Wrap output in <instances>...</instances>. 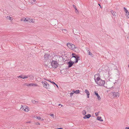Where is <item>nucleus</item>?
<instances>
[{
	"instance_id": "obj_10",
	"label": "nucleus",
	"mask_w": 129,
	"mask_h": 129,
	"mask_svg": "<svg viewBox=\"0 0 129 129\" xmlns=\"http://www.w3.org/2000/svg\"><path fill=\"white\" fill-rule=\"evenodd\" d=\"M84 92L86 94L87 98H89L90 93L86 89L85 90Z\"/></svg>"
},
{
	"instance_id": "obj_39",
	"label": "nucleus",
	"mask_w": 129,
	"mask_h": 129,
	"mask_svg": "<svg viewBox=\"0 0 129 129\" xmlns=\"http://www.w3.org/2000/svg\"><path fill=\"white\" fill-rule=\"evenodd\" d=\"M63 30H64V31H66V32H66V33L67 32V31H66V29H63Z\"/></svg>"
},
{
	"instance_id": "obj_20",
	"label": "nucleus",
	"mask_w": 129,
	"mask_h": 129,
	"mask_svg": "<svg viewBox=\"0 0 129 129\" xmlns=\"http://www.w3.org/2000/svg\"><path fill=\"white\" fill-rule=\"evenodd\" d=\"M88 55H91L92 57H93V55L90 52H88Z\"/></svg>"
},
{
	"instance_id": "obj_21",
	"label": "nucleus",
	"mask_w": 129,
	"mask_h": 129,
	"mask_svg": "<svg viewBox=\"0 0 129 129\" xmlns=\"http://www.w3.org/2000/svg\"><path fill=\"white\" fill-rule=\"evenodd\" d=\"M47 80L49 81V82H50L51 83H52V84H56L53 81H50L49 80Z\"/></svg>"
},
{
	"instance_id": "obj_52",
	"label": "nucleus",
	"mask_w": 129,
	"mask_h": 129,
	"mask_svg": "<svg viewBox=\"0 0 129 129\" xmlns=\"http://www.w3.org/2000/svg\"><path fill=\"white\" fill-rule=\"evenodd\" d=\"M128 17L129 18V16H128Z\"/></svg>"
},
{
	"instance_id": "obj_45",
	"label": "nucleus",
	"mask_w": 129,
	"mask_h": 129,
	"mask_svg": "<svg viewBox=\"0 0 129 129\" xmlns=\"http://www.w3.org/2000/svg\"><path fill=\"white\" fill-rule=\"evenodd\" d=\"M75 91L74 90H73L72 91V92H73V93H74V92H75Z\"/></svg>"
},
{
	"instance_id": "obj_5",
	"label": "nucleus",
	"mask_w": 129,
	"mask_h": 129,
	"mask_svg": "<svg viewBox=\"0 0 129 129\" xmlns=\"http://www.w3.org/2000/svg\"><path fill=\"white\" fill-rule=\"evenodd\" d=\"M112 95L114 98H118L119 95V93L118 92H112Z\"/></svg>"
},
{
	"instance_id": "obj_15",
	"label": "nucleus",
	"mask_w": 129,
	"mask_h": 129,
	"mask_svg": "<svg viewBox=\"0 0 129 129\" xmlns=\"http://www.w3.org/2000/svg\"><path fill=\"white\" fill-rule=\"evenodd\" d=\"M102 118L100 116H98L97 117V119L100 120L102 122L103 121V119H101Z\"/></svg>"
},
{
	"instance_id": "obj_47",
	"label": "nucleus",
	"mask_w": 129,
	"mask_h": 129,
	"mask_svg": "<svg viewBox=\"0 0 129 129\" xmlns=\"http://www.w3.org/2000/svg\"><path fill=\"white\" fill-rule=\"evenodd\" d=\"M44 80H46L45 78H44Z\"/></svg>"
},
{
	"instance_id": "obj_11",
	"label": "nucleus",
	"mask_w": 129,
	"mask_h": 129,
	"mask_svg": "<svg viewBox=\"0 0 129 129\" xmlns=\"http://www.w3.org/2000/svg\"><path fill=\"white\" fill-rule=\"evenodd\" d=\"M95 94L96 95L97 97V99L99 100H101V98L100 96V95H99L98 93L96 92L95 91L94 92Z\"/></svg>"
},
{
	"instance_id": "obj_23",
	"label": "nucleus",
	"mask_w": 129,
	"mask_h": 129,
	"mask_svg": "<svg viewBox=\"0 0 129 129\" xmlns=\"http://www.w3.org/2000/svg\"><path fill=\"white\" fill-rule=\"evenodd\" d=\"M38 85L36 84H35V83H32V86H38Z\"/></svg>"
},
{
	"instance_id": "obj_12",
	"label": "nucleus",
	"mask_w": 129,
	"mask_h": 129,
	"mask_svg": "<svg viewBox=\"0 0 129 129\" xmlns=\"http://www.w3.org/2000/svg\"><path fill=\"white\" fill-rule=\"evenodd\" d=\"M91 116V115L90 114H88L85 115L83 117V118L84 119L88 118H89Z\"/></svg>"
},
{
	"instance_id": "obj_16",
	"label": "nucleus",
	"mask_w": 129,
	"mask_h": 129,
	"mask_svg": "<svg viewBox=\"0 0 129 129\" xmlns=\"http://www.w3.org/2000/svg\"><path fill=\"white\" fill-rule=\"evenodd\" d=\"M25 106H22L20 108L21 110V111L22 110V111H24V110L25 109Z\"/></svg>"
},
{
	"instance_id": "obj_3",
	"label": "nucleus",
	"mask_w": 129,
	"mask_h": 129,
	"mask_svg": "<svg viewBox=\"0 0 129 129\" xmlns=\"http://www.w3.org/2000/svg\"><path fill=\"white\" fill-rule=\"evenodd\" d=\"M42 82L43 84V86L44 87L46 88V89L49 88V85L46 81H42Z\"/></svg>"
},
{
	"instance_id": "obj_37",
	"label": "nucleus",
	"mask_w": 129,
	"mask_h": 129,
	"mask_svg": "<svg viewBox=\"0 0 129 129\" xmlns=\"http://www.w3.org/2000/svg\"><path fill=\"white\" fill-rule=\"evenodd\" d=\"M29 22H33V20H32V19H31V20H30L29 21Z\"/></svg>"
},
{
	"instance_id": "obj_51",
	"label": "nucleus",
	"mask_w": 129,
	"mask_h": 129,
	"mask_svg": "<svg viewBox=\"0 0 129 129\" xmlns=\"http://www.w3.org/2000/svg\"><path fill=\"white\" fill-rule=\"evenodd\" d=\"M44 120V119H43L42 120Z\"/></svg>"
},
{
	"instance_id": "obj_48",
	"label": "nucleus",
	"mask_w": 129,
	"mask_h": 129,
	"mask_svg": "<svg viewBox=\"0 0 129 129\" xmlns=\"http://www.w3.org/2000/svg\"><path fill=\"white\" fill-rule=\"evenodd\" d=\"M98 4L100 6V4Z\"/></svg>"
},
{
	"instance_id": "obj_2",
	"label": "nucleus",
	"mask_w": 129,
	"mask_h": 129,
	"mask_svg": "<svg viewBox=\"0 0 129 129\" xmlns=\"http://www.w3.org/2000/svg\"><path fill=\"white\" fill-rule=\"evenodd\" d=\"M72 58H74L75 60V63L78 62V60H79V57L78 56H77L76 55H75V54H72Z\"/></svg>"
},
{
	"instance_id": "obj_32",
	"label": "nucleus",
	"mask_w": 129,
	"mask_h": 129,
	"mask_svg": "<svg viewBox=\"0 0 129 129\" xmlns=\"http://www.w3.org/2000/svg\"><path fill=\"white\" fill-rule=\"evenodd\" d=\"M50 115L52 117H53V118H54V115L53 114H51Z\"/></svg>"
},
{
	"instance_id": "obj_19",
	"label": "nucleus",
	"mask_w": 129,
	"mask_h": 129,
	"mask_svg": "<svg viewBox=\"0 0 129 129\" xmlns=\"http://www.w3.org/2000/svg\"><path fill=\"white\" fill-rule=\"evenodd\" d=\"M80 90H79L75 91L74 93L76 94H78L79 93Z\"/></svg>"
},
{
	"instance_id": "obj_1",
	"label": "nucleus",
	"mask_w": 129,
	"mask_h": 129,
	"mask_svg": "<svg viewBox=\"0 0 129 129\" xmlns=\"http://www.w3.org/2000/svg\"><path fill=\"white\" fill-rule=\"evenodd\" d=\"M52 67L54 68H56L58 66V64L56 61L53 60L51 63Z\"/></svg>"
},
{
	"instance_id": "obj_40",
	"label": "nucleus",
	"mask_w": 129,
	"mask_h": 129,
	"mask_svg": "<svg viewBox=\"0 0 129 129\" xmlns=\"http://www.w3.org/2000/svg\"><path fill=\"white\" fill-rule=\"evenodd\" d=\"M56 129H63V128H57Z\"/></svg>"
},
{
	"instance_id": "obj_46",
	"label": "nucleus",
	"mask_w": 129,
	"mask_h": 129,
	"mask_svg": "<svg viewBox=\"0 0 129 129\" xmlns=\"http://www.w3.org/2000/svg\"><path fill=\"white\" fill-rule=\"evenodd\" d=\"M30 3L31 4H33V3L32 2V1H31V2H30Z\"/></svg>"
},
{
	"instance_id": "obj_28",
	"label": "nucleus",
	"mask_w": 129,
	"mask_h": 129,
	"mask_svg": "<svg viewBox=\"0 0 129 129\" xmlns=\"http://www.w3.org/2000/svg\"><path fill=\"white\" fill-rule=\"evenodd\" d=\"M24 85L28 86V84L27 83H25L24 84Z\"/></svg>"
},
{
	"instance_id": "obj_22",
	"label": "nucleus",
	"mask_w": 129,
	"mask_h": 129,
	"mask_svg": "<svg viewBox=\"0 0 129 129\" xmlns=\"http://www.w3.org/2000/svg\"><path fill=\"white\" fill-rule=\"evenodd\" d=\"M83 114L84 115L85 114H86V112L85 110H84L82 112Z\"/></svg>"
},
{
	"instance_id": "obj_41",
	"label": "nucleus",
	"mask_w": 129,
	"mask_h": 129,
	"mask_svg": "<svg viewBox=\"0 0 129 129\" xmlns=\"http://www.w3.org/2000/svg\"><path fill=\"white\" fill-rule=\"evenodd\" d=\"M37 125H40V123H37Z\"/></svg>"
},
{
	"instance_id": "obj_35",
	"label": "nucleus",
	"mask_w": 129,
	"mask_h": 129,
	"mask_svg": "<svg viewBox=\"0 0 129 129\" xmlns=\"http://www.w3.org/2000/svg\"><path fill=\"white\" fill-rule=\"evenodd\" d=\"M125 129H129V127H126Z\"/></svg>"
},
{
	"instance_id": "obj_13",
	"label": "nucleus",
	"mask_w": 129,
	"mask_h": 129,
	"mask_svg": "<svg viewBox=\"0 0 129 129\" xmlns=\"http://www.w3.org/2000/svg\"><path fill=\"white\" fill-rule=\"evenodd\" d=\"M124 11L126 12V15L127 16H129V12H128L126 9L125 7H124Z\"/></svg>"
},
{
	"instance_id": "obj_50",
	"label": "nucleus",
	"mask_w": 129,
	"mask_h": 129,
	"mask_svg": "<svg viewBox=\"0 0 129 129\" xmlns=\"http://www.w3.org/2000/svg\"><path fill=\"white\" fill-rule=\"evenodd\" d=\"M104 87H107H107L106 86H104Z\"/></svg>"
},
{
	"instance_id": "obj_9",
	"label": "nucleus",
	"mask_w": 129,
	"mask_h": 129,
	"mask_svg": "<svg viewBox=\"0 0 129 129\" xmlns=\"http://www.w3.org/2000/svg\"><path fill=\"white\" fill-rule=\"evenodd\" d=\"M96 75H95L94 76V80L95 82L97 83L100 80H101V79H100V78L99 77H98L96 78V80L95 79Z\"/></svg>"
},
{
	"instance_id": "obj_17",
	"label": "nucleus",
	"mask_w": 129,
	"mask_h": 129,
	"mask_svg": "<svg viewBox=\"0 0 129 129\" xmlns=\"http://www.w3.org/2000/svg\"><path fill=\"white\" fill-rule=\"evenodd\" d=\"M6 18L7 19H9L10 20H13V18H12L9 16H7Z\"/></svg>"
},
{
	"instance_id": "obj_6",
	"label": "nucleus",
	"mask_w": 129,
	"mask_h": 129,
	"mask_svg": "<svg viewBox=\"0 0 129 129\" xmlns=\"http://www.w3.org/2000/svg\"><path fill=\"white\" fill-rule=\"evenodd\" d=\"M50 56L49 54H45L44 56V59L46 61L49 60L50 59Z\"/></svg>"
},
{
	"instance_id": "obj_33",
	"label": "nucleus",
	"mask_w": 129,
	"mask_h": 129,
	"mask_svg": "<svg viewBox=\"0 0 129 129\" xmlns=\"http://www.w3.org/2000/svg\"><path fill=\"white\" fill-rule=\"evenodd\" d=\"M28 86H32V83H30L28 84Z\"/></svg>"
},
{
	"instance_id": "obj_29",
	"label": "nucleus",
	"mask_w": 129,
	"mask_h": 129,
	"mask_svg": "<svg viewBox=\"0 0 129 129\" xmlns=\"http://www.w3.org/2000/svg\"><path fill=\"white\" fill-rule=\"evenodd\" d=\"M73 7H74V8L77 11H78V10H77V8H76L75 6L74 5H73Z\"/></svg>"
},
{
	"instance_id": "obj_7",
	"label": "nucleus",
	"mask_w": 129,
	"mask_h": 129,
	"mask_svg": "<svg viewBox=\"0 0 129 129\" xmlns=\"http://www.w3.org/2000/svg\"><path fill=\"white\" fill-rule=\"evenodd\" d=\"M74 45L70 43L67 44V46L73 50L74 49Z\"/></svg>"
},
{
	"instance_id": "obj_24",
	"label": "nucleus",
	"mask_w": 129,
	"mask_h": 129,
	"mask_svg": "<svg viewBox=\"0 0 129 129\" xmlns=\"http://www.w3.org/2000/svg\"><path fill=\"white\" fill-rule=\"evenodd\" d=\"M31 102L33 104H36V102H38L34 100H32Z\"/></svg>"
},
{
	"instance_id": "obj_8",
	"label": "nucleus",
	"mask_w": 129,
	"mask_h": 129,
	"mask_svg": "<svg viewBox=\"0 0 129 129\" xmlns=\"http://www.w3.org/2000/svg\"><path fill=\"white\" fill-rule=\"evenodd\" d=\"M75 62L71 60L68 62V67L69 68L71 67L74 63Z\"/></svg>"
},
{
	"instance_id": "obj_27",
	"label": "nucleus",
	"mask_w": 129,
	"mask_h": 129,
	"mask_svg": "<svg viewBox=\"0 0 129 129\" xmlns=\"http://www.w3.org/2000/svg\"><path fill=\"white\" fill-rule=\"evenodd\" d=\"M36 118L37 119L40 120L41 119V117L39 116H37Z\"/></svg>"
},
{
	"instance_id": "obj_36",
	"label": "nucleus",
	"mask_w": 129,
	"mask_h": 129,
	"mask_svg": "<svg viewBox=\"0 0 129 129\" xmlns=\"http://www.w3.org/2000/svg\"><path fill=\"white\" fill-rule=\"evenodd\" d=\"M33 1L34 2H36V0H33Z\"/></svg>"
},
{
	"instance_id": "obj_34",
	"label": "nucleus",
	"mask_w": 129,
	"mask_h": 129,
	"mask_svg": "<svg viewBox=\"0 0 129 129\" xmlns=\"http://www.w3.org/2000/svg\"><path fill=\"white\" fill-rule=\"evenodd\" d=\"M99 112H97V113H95V115L96 116H97L98 115V113Z\"/></svg>"
},
{
	"instance_id": "obj_49",
	"label": "nucleus",
	"mask_w": 129,
	"mask_h": 129,
	"mask_svg": "<svg viewBox=\"0 0 129 129\" xmlns=\"http://www.w3.org/2000/svg\"><path fill=\"white\" fill-rule=\"evenodd\" d=\"M99 74H97V75H96V76H97L98 75V76H99Z\"/></svg>"
},
{
	"instance_id": "obj_42",
	"label": "nucleus",
	"mask_w": 129,
	"mask_h": 129,
	"mask_svg": "<svg viewBox=\"0 0 129 129\" xmlns=\"http://www.w3.org/2000/svg\"><path fill=\"white\" fill-rule=\"evenodd\" d=\"M27 122V123H30V121H28L27 122Z\"/></svg>"
},
{
	"instance_id": "obj_4",
	"label": "nucleus",
	"mask_w": 129,
	"mask_h": 129,
	"mask_svg": "<svg viewBox=\"0 0 129 129\" xmlns=\"http://www.w3.org/2000/svg\"><path fill=\"white\" fill-rule=\"evenodd\" d=\"M105 83V81L101 79L96 83L99 85L100 86H103L104 85Z\"/></svg>"
},
{
	"instance_id": "obj_14",
	"label": "nucleus",
	"mask_w": 129,
	"mask_h": 129,
	"mask_svg": "<svg viewBox=\"0 0 129 129\" xmlns=\"http://www.w3.org/2000/svg\"><path fill=\"white\" fill-rule=\"evenodd\" d=\"M29 110L28 109V108L27 106H25V109L24 110V111L26 112H28Z\"/></svg>"
},
{
	"instance_id": "obj_44",
	"label": "nucleus",
	"mask_w": 129,
	"mask_h": 129,
	"mask_svg": "<svg viewBox=\"0 0 129 129\" xmlns=\"http://www.w3.org/2000/svg\"><path fill=\"white\" fill-rule=\"evenodd\" d=\"M55 85H56V86H57L58 88V85H57V84H55Z\"/></svg>"
},
{
	"instance_id": "obj_25",
	"label": "nucleus",
	"mask_w": 129,
	"mask_h": 129,
	"mask_svg": "<svg viewBox=\"0 0 129 129\" xmlns=\"http://www.w3.org/2000/svg\"><path fill=\"white\" fill-rule=\"evenodd\" d=\"M18 78L20 77V78H21L23 79H24V77L22 75H20L19 76H18Z\"/></svg>"
},
{
	"instance_id": "obj_31",
	"label": "nucleus",
	"mask_w": 129,
	"mask_h": 129,
	"mask_svg": "<svg viewBox=\"0 0 129 129\" xmlns=\"http://www.w3.org/2000/svg\"><path fill=\"white\" fill-rule=\"evenodd\" d=\"M29 76H25V77H24V79L25 78H28V77Z\"/></svg>"
},
{
	"instance_id": "obj_43",
	"label": "nucleus",
	"mask_w": 129,
	"mask_h": 129,
	"mask_svg": "<svg viewBox=\"0 0 129 129\" xmlns=\"http://www.w3.org/2000/svg\"><path fill=\"white\" fill-rule=\"evenodd\" d=\"M77 48V47L75 45H74V48Z\"/></svg>"
},
{
	"instance_id": "obj_26",
	"label": "nucleus",
	"mask_w": 129,
	"mask_h": 129,
	"mask_svg": "<svg viewBox=\"0 0 129 129\" xmlns=\"http://www.w3.org/2000/svg\"><path fill=\"white\" fill-rule=\"evenodd\" d=\"M25 22H27V21H29V20H27L26 19V18H24V20H23Z\"/></svg>"
},
{
	"instance_id": "obj_30",
	"label": "nucleus",
	"mask_w": 129,
	"mask_h": 129,
	"mask_svg": "<svg viewBox=\"0 0 129 129\" xmlns=\"http://www.w3.org/2000/svg\"><path fill=\"white\" fill-rule=\"evenodd\" d=\"M74 94V93L73 92H71L70 94V96L71 97L73 95V94Z\"/></svg>"
},
{
	"instance_id": "obj_38",
	"label": "nucleus",
	"mask_w": 129,
	"mask_h": 129,
	"mask_svg": "<svg viewBox=\"0 0 129 129\" xmlns=\"http://www.w3.org/2000/svg\"><path fill=\"white\" fill-rule=\"evenodd\" d=\"M58 106H62V105L61 104H59V105H58Z\"/></svg>"
},
{
	"instance_id": "obj_53",
	"label": "nucleus",
	"mask_w": 129,
	"mask_h": 129,
	"mask_svg": "<svg viewBox=\"0 0 129 129\" xmlns=\"http://www.w3.org/2000/svg\"><path fill=\"white\" fill-rule=\"evenodd\" d=\"M128 17L129 18V16H128Z\"/></svg>"
},
{
	"instance_id": "obj_18",
	"label": "nucleus",
	"mask_w": 129,
	"mask_h": 129,
	"mask_svg": "<svg viewBox=\"0 0 129 129\" xmlns=\"http://www.w3.org/2000/svg\"><path fill=\"white\" fill-rule=\"evenodd\" d=\"M111 12L112 13V14L113 15H115V12H114V11L113 10H112L111 11Z\"/></svg>"
}]
</instances>
